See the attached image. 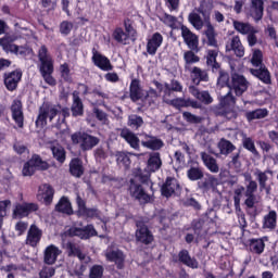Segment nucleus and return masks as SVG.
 <instances>
[{
	"instance_id": "f257e3e1",
	"label": "nucleus",
	"mask_w": 278,
	"mask_h": 278,
	"mask_svg": "<svg viewBox=\"0 0 278 278\" xmlns=\"http://www.w3.org/2000/svg\"><path fill=\"white\" fill-rule=\"evenodd\" d=\"M197 12L189 13L188 22L197 29V31H201L203 26H205L206 29L204 30V36L207 39V46L218 47V40H216V28H214V25L212 24V11L205 9V1L200 2V5L197 8Z\"/></svg>"
},
{
	"instance_id": "f03ea898",
	"label": "nucleus",
	"mask_w": 278,
	"mask_h": 278,
	"mask_svg": "<svg viewBox=\"0 0 278 278\" xmlns=\"http://www.w3.org/2000/svg\"><path fill=\"white\" fill-rule=\"evenodd\" d=\"M58 114H62V123H64L66 118L71 116V110L68 108H62L60 104L55 105L51 102H43L39 106L38 115L35 121L37 129H45L48 125L47 121H49V123H53V118H55Z\"/></svg>"
},
{
	"instance_id": "7ed1b4c3",
	"label": "nucleus",
	"mask_w": 278,
	"mask_h": 278,
	"mask_svg": "<svg viewBox=\"0 0 278 278\" xmlns=\"http://www.w3.org/2000/svg\"><path fill=\"white\" fill-rule=\"evenodd\" d=\"M173 89H170V85L165 83L163 90V101L167 105H172L176 110H181V108H193V110H202L203 104L199 103L197 100H192L190 98H173Z\"/></svg>"
},
{
	"instance_id": "20e7f679",
	"label": "nucleus",
	"mask_w": 278,
	"mask_h": 278,
	"mask_svg": "<svg viewBox=\"0 0 278 278\" xmlns=\"http://www.w3.org/2000/svg\"><path fill=\"white\" fill-rule=\"evenodd\" d=\"M71 140L74 144H80L81 151H92L101 139L99 137H94L86 131H76L72 134Z\"/></svg>"
},
{
	"instance_id": "39448f33",
	"label": "nucleus",
	"mask_w": 278,
	"mask_h": 278,
	"mask_svg": "<svg viewBox=\"0 0 278 278\" xmlns=\"http://www.w3.org/2000/svg\"><path fill=\"white\" fill-rule=\"evenodd\" d=\"M36 170H49V163L43 161L39 154H33L31 157L24 163L22 175L23 177H33Z\"/></svg>"
},
{
	"instance_id": "423d86ee",
	"label": "nucleus",
	"mask_w": 278,
	"mask_h": 278,
	"mask_svg": "<svg viewBox=\"0 0 278 278\" xmlns=\"http://www.w3.org/2000/svg\"><path fill=\"white\" fill-rule=\"evenodd\" d=\"M76 205L77 211L75 214L78 218H86V220H88V218H90V220L97 218L101 220V211L97 207H88L86 200H84L79 193L76 194Z\"/></svg>"
},
{
	"instance_id": "0eeeda50",
	"label": "nucleus",
	"mask_w": 278,
	"mask_h": 278,
	"mask_svg": "<svg viewBox=\"0 0 278 278\" xmlns=\"http://www.w3.org/2000/svg\"><path fill=\"white\" fill-rule=\"evenodd\" d=\"M129 184L130 185L128 187V192L131 199H135V201H138L140 205H147L151 201V194L147 193V190H144V187L136 182L134 178L129 180Z\"/></svg>"
},
{
	"instance_id": "6e6552de",
	"label": "nucleus",
	"mask_w": 278,
	"mask_h": 278,
	"mask_svg": "<svg viewBox=\"0 0 278 278\" xmlns=\"http://www.w3.org/2000/svg\"><path fill=\"white\" fill-rule=\"evenodd\" d=\"M136 227V241L140 242V244H146V247H148V244H152L153 240H155V237L153 236V232L149 229V226H147V223H144V220H137Z\"/></svg>"
},
{
	"instance_id": "1a4fd4ad",
	"label": "nucleus",
	"mask_w": 278,
	"mask_h": 278,
	"mask_svg": "<svg viewBox=\"0 0 278 278\" xmlns=\"http://www.w3.org/2000/svg\"><path fill=\"white\" fill-rule=\"evenodd\" d=\"M161 194L165 199H170L175 194H181V185L179 180L173 176H167L161 186Z\"/></svg>"
},
{
	"instance_id": "9d476101",
	"label": "nucleus",
	"mask_w": 278,
	"mask_h": 278,
	"mask_svg": "<svg viewBox=\"0 0 278 278\" xmlns=\"http://www.w3.org/2000/svg\"><path fill=\"white\" fill-rule=\"evenodd\" d=\"M229 90H233L236 97H242L249 90V80H247L244 75L233 73L231 75Z\"/></svg>"
},
{
	"instance_id": "9b49d317",
	"label": "nucleus",
	"mask_w": 278,
	"mask_h": 278,
	"mask_svg": "<svg viewBox=\"0 0 278 278\" xmlns=\"http://www.w3.org/2000/svg\"><path fill=\"white\" fill-rule=\"evenodd\" d=\"M21 79H23V71H21V68H16L12 72H5L3 74V84L9 92H14V90L18 88Z\"/></svg>"
},
{
	"instance_id": "f8f14e48",
	"label": "nucleus",
	"mask_w": 278,
	"mask_h": 278,
	"mask_svg": "<svg viewBox=\"0 0 278 278\" xmlns=\"http://www.w3.org/2000/svg\"><path fill=\"white\" fill-rule=\"evenodd\" d=\"M180 30L181 38L184 39V42L187 45L188 49L199 53V51H201V49H199V36L192 33V30H190V28H188L186 25H182Z\"/></svg>"
},
{
	"instance_id": "ddd939ff",
	"label": "nucleus",
	"mask_w": 278,
	"mask_h": 278,
	"mask_svg": "<svg viewBox=\"0 0 278 278\" xmlns=\"http://www.w3.org/2000/svg\"><path fill=\"white\" fill-rule=\"evenodd\" d=\"M39 207L37 203L34 202H23L17 203L13 210V218H27L31 212H38Z\"/></svg>"
},
{
	"instance_id": "4468645a",
	"label": "nucleus",
	"mask_w": 278,
	"mask_h": 278,
	"mask_svg": "<svg viewBox=\"0 0 278 278\" xmlns=\"http://www.w3.org/2000/svg\"><path fill=\"white\" fill-rule=\"evenodd\" d=\"M173 262L175 264L179 262L180 264H184V266H187V268H192V270H197V268H199V261L197 257L191 256L187 249L180 250L178 255L173 257Z\"/></svg>"
},
{
	"instance_id": "2eb2a0df",
	"label": "nucleus",
	"mask_w": 278,
	"mask_h": 278,
	"mask_svg": "<svg viewBox=\"0 0 278 278\" xmlns=\"http://www.w3.org/2000/svg\"><path fill=\"white\" fill-rule=\"evenodd\" d=\"M92 56L91 61L97 68H100V71H104L105 73L110 71H114V65H112V61L103 54H101L99 51H97V48H93L91 50Z\"/></svg>"
},
{
	"instance_id": "dca6fc26",
	"label": "nucleus",
	"mask_w": 278,
	"mask_h": 278,
	"mask_svg": "<svg viewBox=\"0 0 278 278\" xmlns=\"http://www.w3.org/2000/svg\"><path fill=\"white\" fill-rule=\"evenodd\" d=\"M12 119L20 129L25 127V114L23 113V102L21 100H13L11 104Z\"/></svg>"
},
{
	"instance_id": "f3484780",
	"label": "nucleus",
	"mask_w": 278,
	"mask_h": 278,
	"mask_svg": "<svg viewBox=\"0 0 278 278\" xmlns=\"http://www.w3.org/2000/svg\"><path fill=\"white\" fill-rule=\"evenodd\" d=\"M71 236H78L81 240H90V238H94L99 236L97 229H94V225L88 224L84 228L75 227L70 230Z\"/></svg>"
},
{
	"instance_id": "a211bd4d",
	"label": "nucleus",
	"mask_w": 278,
	"mask_h": 278,
	"mask_svg": "<svg viewBox=\"0 0 278 278\" xmlns=\"http://www.w3.org/2000/svg\"><path fill=\"white\" fill-rule=\"evenodd\" d=\"M129 99L132 103H138V101H142L144 99V89H142V85H140V79L134 78L129 85Z\"/></svg>"
},
{
	"instance_id": "6ab92c4d",
	"label": "nucleus",
	"mask_w": 278,
	"mask_h": 278,
	"mask_svg": "<svg viewBox=\"0 0 278 278\" xmlns=\"http://www.w3.org/2000/svg\"><path fill=\"white\" fill-rule=\"evenodd\" d=\"M189 92L190 94H192V97H194V99H197L198 103H203V105H212V103H214V98H212V94H210V91L207 90H199V88H197L195 86H190L189 87Z\"/></svg>"
},
{
	"instance_id": "aec40b11",
	"label": "nucleus",
	"mask_w": 278,
	"mask_h": 278,
	"mask_svg": "<svg viewBox=\"0 0 278 278\" xmlns=\"http://www.w3.org/2000/svg\"><path fill=\"white\" fill-rule=\"evenodd\" d=\"M268 175H273V170L265 169L262 172V169H255L254 177H256V181L258 182V188L261 192H266V194H270V186H267L268 182Z\"/></svg>"
},
{
	"instance_id": "412c9836",
	"label": "nucleus",
	"mask_w": 278,
	"mask_h": 278,
	"mask_svg": "<svg viewBox=\"0 0 278 278\" xmlns=\"http://www.w3.org/2000/svg\"><path fill=\"white\" fill-rule=\"evenodd\" d=\"M119 136L129 144L130 149L140 151V138L136 136V132L131 131L129 128H123Z\"/></svg>"
},
{
	"instance_id": "4be33fe9",
	"label": "nucleus",
	"mask_w": 278,
	"mask_h": 278,
	"mask_svg": "<svg viewBox=\"0 0 278 278\" xmlns=\"http://www.w3.org/2000/svg\"><path fill=\"white\" fill-rule=\"evenodd\" d=\"M232 51L237 58H244V46L240 40V36H233L226 42V52Z\"/></svg>"
},
{
	"instance_id": "5701e85b",
	"label": "nucleus",
	"mask_w": 278,
	"mask_h": 278,
	"mask_svg": "<svg viewBox=\"0 0 278 278\" xmlns=\"http://www.w3.org/2000/svg\"><path fill=\"white\" fill-rule=\"evenodd\" d=\"M164 42V36L161 33H154L150 39H148L146 49L149 55H155L157 53V49L162 47Z\"/></svg>"
},
{
	"instance_id": "b1692460",
	"label": "nucleus",
	"mask_w": 278,
	"mask_h": 278,
	"mask_svg": "<svg viewBox=\"0 0 278 278\" xmlns=\"http://www.w3.org/2000/svg\"><path fill=\"white\" fill-rule=\"evenodd\" d=\"M266 237L264 238H252L248 240V251L252 253V255H262L266 249Z\"/></svg>"
},
{
	"instance_id": "393cba45",
	"label": "nucleus",
	"mask_w": 278,
	"mask_h": 278,
	"mask_svg": "<svg viewBox=\"0 0 278 278\" xmlns=\"http://www.w3.org/2000/svg\"><path fill=\"white\" fill-rule=\"evenodd\" d=\"M141 144L144 149H150V151H160L164 147V141L155 136L143 134Z\"/></svg>"
},
{
	"instance_id": "a878e982",
	"label": "nucleus",
	"mask_w": 278,
	"mask_h": 278,
	"mask_svg": "<svg viewBox=\"0 0 278 278\" xmlns=\"http://www.w3.org/2000/svg\"><path fill=\"white\" fill-rule=\"evenodd\" d=\"M40 240H42V230L38 226L31 225L27 232L26 244L36 248L40 244Z\"/></svg>"
},
{
	"instance_id": "bb28decb",
	"label": "nucleus",
	"mask_w": 278,
	"mask_h": 278,
	"mask_svg": "<svg viewBox=\"0 0 278 278\" xmlns=\"http://www.w3.org/2000/svg\"><path fill=\"white\" fill-rule=\"evenodd\" d=\"M106 262H113L118 270L125 268V253L121 250H110L105 253Z\"/></svg>"
},
{
	"instance_id": "cd10ccee",
	"label": "nucleus",
	"mask_w": 278,
	"mask_h": 278,
	"mask_svg": "<svg viewBox=\"0 0 278 278\" xmlns=\"http://www.w3.org/2000/svg\"><path fill=\"white\" fill-rule=\"evenodd\" d=\"M187 73H190V77L194 86H199L201 81H210V74L201 67H191V70H187Z\"/></svg>"
},
{
	"instance_id": "c85d7f7f",
	"label": "nucleus",
	"mask_w": 278,
	"mask_h": 278,
	"mask_svg": "<svg viewBox=\"0 0 278 278\" xmlns=\"http://www.w3.org/2000/svg\"><path fill=\"white\" fill-rule=\"evenodd\" d=\"M54 210L55 212H59V214H65V216H73V214H75L73 204L66 195L60 198L59 202L54 206Z\"/></svg>"
},
{
	"instance_id": "c756f323",
	"label": "nucleus",
	"mask_w": 278,
	"mask_h": 278,
	"mask_svg": "<svg viewBox=\"0 0 278 278\" xmlns=\"http://www.w3.org/2000/svg\"><path fill=\"white\" fill-rule=\"evenodd\" d=\"M205 177V172L199 162H192L189 168L187 169V179L189 181H199Z\"/></svg>"
},
{
	"instance_id": "7c9ffc66",
	"label": "nucleus",
	"mask_w": 278,
	"mask_h": 278,
	"mask_svg": "<svg viewBox=\"0 0 278 278\" xmlns=\"http://www.w3.org/2000/svg\"><path fill=\"white\" fill-rule=\"evenodd\" d=\"M250 12L252 18L260 23L264 18V0H250Z\"/></svg>"
},
{
	"instance_id": "2f4dec72",
	"label": "nucleus",
	"mask_w": 278,
	"mask_h": 278,
	"mask_svg": "<svg viewBox=\"0 0 278 278\" xmlns=\"http://www.w3.org/2000/svg\"><path fill=\"white\" fill-rule=\"evenodd\" d=\"M62 253L60 248L54 244L48 245L43 252V262L48 264V266H53L55 262H58V256Z\"/></svg>"
},
{
	"instance_id": "473e14b6",
	"label": "nucleus",
	"mask_w": 278,
	"mask_h": 278,
	"mask_svg": "<svg viewBox=\"0 0 278 278\" xmlns=\"http://www.w3.org/2000/svg\"><path fill=\"white\" fill-rule=\"evenodd\" d=\"M84 173H86L84 161L79 157L72 159L70 162V175L76 179H80V177H84Z\"/></svg>"
},
{
	"instance_id": "72a5a7b5",
	"label": "nucleus",
	"mask_w": 278,
	"mask_h": 278,
	"mask_svg": "<svg viewBox=\"0 0 278 278\" xmlns=\"http://www.w3.org/2000/svg\"><path fill=\"white\" fill-rule=\"evenodd\" d=\"M200 157L210 173H219L220 167L218 166V161L214 156L207 152H201Z\"/></svg>"
},
{
	"instance_id": "f704fd0d",
	"label": "nucleus",
	"mask_w": 278,
	"mask_h": 278,
	"mask_svg": "<svg viewBox=\"0 0 278 278\" xmlns=\"http://www.w3.org/2000/svg\"><path fill=\"white\" fill-rule=\"evenodd\" d=\"M39 194L43 199L45 205H51L55 195V189L49 184H42L39 186Z\"/></svg>"
},
{
	"instance_id": "c9c22d12",
	"label": "nucleus",
	"mask_w": 278,
	"mask_h": 278,
	"mask_svg": "<svg viewBox=\"0 0 278 278\" xmlns=\"http://www.w3.org/2000/svg\"><path fill=\"white\" fill-rule=\"evenodd\" d=\"M251 75L254 77H257L260 81L266 85L273 84V80L270 79V72L268 71V67L266 65L260 66V68H252L250 70Z\"/></svg>"
},
{
	"instance_id": "e433bc0d",
	"label": "nucleus",
	"mask_w": 278,
	"mask_h": 278,
	"mask_svg": "<svg viewBox=\"0 0 278 278\" xmlns=\"http://www.w3.org/2000/svg\"><path fill=\"white\" fill-rule=\"evenodd\" d=\"M216 184H218V178L212 174H207L206 177L204 176L198 180V188L199 190H203V192H208V190L216 187Z\"/></svg>"
},
{
	"instance_id": "4c0bfd02",
	"label": "nucleus",
	"mask_w": 278,
	"mask_h": 278,
	"mask_svg": "<svg viewBox=\"0 0 278 278\" xmlns=\"http://www.w3.org/2000/svg\"><path fill=\"white\" fill-rule=\"evenodd\" d=\"M131 152L117 151L115 152V160L117 166L125 168V170H129L131 168Z\"/></svg>"
},
{
	"instance_id": "58836bf2",
	"label": "nucleus",
	"mask_w": 278,
	"mask_h": 278,
	"mask_svg": "<svg viewBox=\"0 0 278 278\" xmlns=\"http://www.w3.org/2000/svg\"><path fill=\"white\" fill-rule=\"evenodd\" d=\"M263 229L275 231L277 229V211L271 210L263 217Z\"/></svg>"
},
{
	"instance_id": "ea45409f",
	"label": "nucleus",
	"mask_w": 278,
	"mask_h": 278,
	"mask_svg": "<svg viewBox=\"0 0 278 278\" xmlns=\"http://www.w3.org/2000/svg\"><path fill=\"white\" fill-rule=\"evenodd\" d=\"M147 168L150 173H157L162 168V156L160 152L150 154L147 163Z\"/></svg>"
},
{
	"instance_id": "a19ab883",
	"label": "nucleus",
	"mask_w": 278,
	"mask_h": 278,
	"mask_svg": "<svg viewBox=\"0 0 278 278\" xmlns=\"http://www.w3.org/2000/svg\"><path fill=\"white\" fill-rule=\"evenodd\" d=\"M72 116L77 118L78 116H84V102L78 93H73V103L71 106Z\"/></svg>"
},
{
	"instance_id": "79ce46f5",
	"label": "nucleus",
	"mask_w": 278,
	"mask_h": 278,
	"mask_svg": "<svg viewBox=\"0 0 278 278\" xmlns=\"http://www.w3.org/2000/svg\"><path fill=\"white\" fill-rule=\"evenodd\" d=\"M217 149H219L220 155H231L236 151V144H233L229 139L222 138L217 143Z\"/></svg>"
},
{
	"instance_id": "37998d69",
	"label": "nucleus",
	"mask_w": 278,
	"mask_h": 278,
	"mask_svg": "<svg viewBox=\"0 0 278 278\" xmlns=\"http://www.w3.org/2000/svg\"><path fill=\"white\" fill-rule=\"evenodd\" d=\"M66 251L68 257H78L80 262H84V260H86V255L81 251V248L77 245V243L67 242Z\"/></svg>"
},
{
	"instance_id": "c03bdc74",
	"label": "nucleus",
	"mask_w": 278,
	"mask_h": 278,
	"mask_svg": "<svg viewBox=\"0 0 278 278\" xmlns=\"http://www.w3.org/2000/svg\"><path fill=\"white\" fill-rule=\"evenodd\" d=\"M195 53L197 52L194 50H188L184 53L185 71H190L193 68L192 64H198V62H201V58Z\"/></svg>"
},
{
	"instance_id": "a18cd8bd",
	"label": "nucleus",
	"mask_w": 278,
	"mask_h": 278,
	"mask_svg": "<svg viewBox=\"0 0 278 278\" xmlns=\"http://www.w3.org/2000/svg\"><path fill=\"white\" fill-rule=\"evenodd\" d=\"M266 116H268V109H255L245 113L248 123L266 118Z\"/></svg>"
},
{
	"instance_id": "49530a36",
	"label": "nucleus",
	"mask_w": 278,
	"mask_h": 278,
	"mask_svg": "<svg viewBox=\"0 0 278 278\" xmlns=\"http://www.w3.org/2000/svg\"><path fill=\"white\" fill-rule=\"evenodd\" d=\"M217 86L218 88H230L231 86V77L229 76V72L226 70H220L217 77Z\"/></svg>"
},
{
	"instance_id": "de8ad7c7",
	"label": "nucleus",
	"mask_w": 278,
	"mask_h": 278,
	"mask_svg": "<svg viewBox=\"0 0 278 278\" xmlns=\"http://www.w3.org/2000/svg\"><path fill=\"white\" fill-rule=\"evenodd\" d=\"M232 25H233V28L236 29V31H238L242 36H247L252 29L255 28V27H253V25H251L249 23L240 22L238 20H235L232 22Z\"/></svg>"
},
{
	"instance_id": "09e8293b",
	"label": "nucleus",
	"mask_w": 278,
	"mask_h": 278,
	"mask_svg": "<svg viewBox=\"0 0 278 278\" xmlns=\"http://www.w3.org/2000/svg\"><path fill=\"white\" fill-rule=\"evenodd\" d=\"M51 151L54 160H56L59 164H64V162H66V150L62 146H53Z\"/></svg>"
},
{
	"instance_id": "8fccbe9b",
	"label": "nucleus",
	"mask_w": 278,
	"mask_h": 278,
	"mask_svg": "<svg viewBox=\"0 0 278 278\" xmlns=\"http://www.w3.org/2000/svg\"><path fill=\"white\" fill-rule=\"evenodd\" d=\"M53 60L40 61L39 72L40 75H53Z\"/></svg>"
},
{
	"instance_id": "3c124183",
	"label": "nucleus",
	"mask_w": 278,
	"mask_h": 278,
	"mask_svg": "<svg viewBox=\"0 0 278 278\" xmlns=\"http://www.w3.org/2000/svg\"><path fill=\"white\" fill-rule=\"evenodd\" d=\"M242 144H243V149H245L250 153H253L255 156L260 155L257 148H255V141H253V138L244 137L242 139Z\"/></svg>"
},
{
	"instance_id": "603ef678",
	"label": "nucleus",
	"mask_w": 278,
	"mask_h": 278,
	"mask_svg": "<svg viewBox=\"0 0 278 278\" xmlns=\"http://www.w3.org/2000/svg\"><path fill=\"white\" fill-rule=\"evenodd\" d=\"M60 75L63 81L71 84L73 81V76L71 75V67L68 63H63L60 65Z\"/></svg>"
},
{
	"instance_id": "864d4df0",
	"label": "nucleus",
	"mask_w": 278,
	"mask_h": 278,
	"mask_svg": "<svg viewBox=\"0 0 278 278\" xmlns=\"http://www.w3.org/2000/svg\"><path fill=\"white\" fill-rule=\"evenodd\" d=\"M251 64L256 68H258L260 66H264V53L262 52V50L260 49L254 50L251 58Z\"/></svg>"
},
{
	"instance_id": "5fc2aeb1",
	"label": "nucleus",
	"mask_w": 278,
	"mask_h": 278,
	"mask_svg": "<svg viewBox=\"0 0 278 278\" xmlns=\"http://www.w3.org/2000/svg\"><path fill=\"white\" fill-rule=\"evenodd\" d=\"M216 116H222L223 118H226L227 121H233V118H238V113L231 109H218L215 112Z\"/></svg>"
},
{
	"instance_id": "6e6d98bb",
	"label": "nucleus",
	"mask_w": 278,
	"mask_h": 278,
	"mask_svg": "<svg viewBox=\"0 0 278 278\" xmlns=\"http://www.w3.org/2000/svg\"><path fill=\"white\" fill-rule=\"evenodd\" d=\"M143 125L144 119H142V116L134 114L128 117V127H131L132 129H140Z\"/></svg>"
},
{
	"instance_id": "4d7b16f0",
	"label": "nucleus",
	"mask_w": 278,
	"mask_h": 278,
	"mask_svg": "<svg viewBox=\"0 0 278 278\" xmlns=\"http://www.w3.org/2000/svg\"><path fill=\"white\" fill-rule=\"evenodd\" d=\"M219 105L222 109L229 108L230 105H236V97H233V93H231V89H229V92L222 97L219 100Z\"/></svg>"
},
{
	"instance_id": "13d9d810",
	"label": "nucleus",
	"mask_w": 278,
	"mask_h": 278,
	"mask_svg": "<svg viewBox=\"0 0 278 278\" xmlns=\"http://www.w3.org/2000/svg\"><path fill=\"white\" fill-rule=\"evenodd\" d=\"M112 36H113V39H114L115 42L123 43V42H127V40H129V37H127L123 27H116L113 30Z\"/></svg>"
},
{
	"instance_id": "bf43d9fd",
	"label": "nucleus",
	"mask_w": 278,
	"mask_h": 278,
	"mask_svg": "<svg viewBox=\"0 0 278 278\" xmlns=\"http://www.w3.org/2000/svg\"><path fill=\"white\" fill-rule=\"evenodd\" d=\"M157 90L150 88L146 94L143 93V99L141 101H147L149 105H155V102L157 101Z\"/></svg>"
},
{
	"instance_id": "052dcab7",
	"label": "nucleus",
	"mask_w": 278,
	"mask_h": 278,
	"mask_svg": "<svg viewBox=\"0 0 278 278\" xmlns=\"http://www.w3.org/2000/svg\"><path fill=\"white\" fill-rule=\"evenodd\" d=\"M182 118L184 121H186L187 123H190L191 125H199L203 123V117L197 116L188 111H185L182 113Z\"/></svg>"
},
{
	"instance_id": "680f3d73",
	"label": "nucleus",
	"mask_w": 278,
	"mask_h": 278,
	"mask_svg": "<svg viewBox=\"0 0 278 278\" xmlns=\"http://www.w3.org/2000/svg\"><path fill=\"white\" fill-rule=\"evenodd\" d=\"M103 273H105L103 265H92L89 269V278H103Z\"/></svg>"
},
{
	"instance_id": "e2e57ef3",
	"label": "nucleus",
	"mask_w": 278,
	"mask_h": 278,
	"mask_svg": "<svg viewBox=\"0 0 278 278\" xmlns=\"http://www.w3.org/2000/svg\"><path fill=\"white\" fill-rule=\"evenodd\" d=\"M59 31L62 36H68L73 31V23L70 21H63L59 25Z\"/></svg>"
},
{
	"instance_id": "0e129e2a",
	"label": "nucleus",
	"mask_w": 278,
	"mask_h": 278,
	"mask_svg": "<svg viewBox=\"0 0 278 278\" xmlns=\"http://www.w3.org/2000/svg\"><path fill=\"white\" fill-rule=\"evenodd\" d=\"M244 205L247 206V214L249 216H252L255 218L257 216V206H255V201L254 200H249L248 198L244 201Z\"/></svg>"
},
{
	"instance_id": "69168bd1",
	"label": "nucleus",
	"mask_w": 278,
	"mask_h": 278,
	"mask_svg": "<svg viewBox=\"0 0 278 278\" xmlns=\"http://www.w3.org/2000/svg\"><path fill=\"white\" fill-rule=\"evenodd\" d=\"M124 27H125V34L127 35L128 40H129V38H136L137 31L134 28V26L131 25V20L126 18L124 21Z\"/></svg>"
},
{
	"instance_id": "338daca9",
	"label": "nucleus",
	"mask_w": 278,
	"mask_h": 278,
	"mask_svg": "<svg viewBox=\"0 0 278 278\" xmlns=\"http://www.w3.org/2000/svg\"><path fill=\"white\" fill-rule=\"evenodd\" d=\"M93 114L102 125H106L108 123V113H105L103 110L99 108H93Z\"/></svg>"
},
{
	"instance_id": "774afa93",
	"label": "nucleus",
	"mask_w": 278,
	"mask_h": 278,
	"mask_svg": "<svg viewBox=\"0 0 278 278\" xmlns=\"http://www.w3.org/2000/svg\"><path fill=\"white\" fill-rule=\"evenodd\" d=\"M55 276V267L43 266L39 271V278H51Z\"/></svg>"
}]
</instances>
